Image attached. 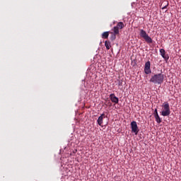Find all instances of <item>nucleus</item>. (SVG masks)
<instances>
[{
  "instance_id": "obj_9",
  "label": "nucleus",
  "mask_w": 181,
  "mask_h": 181,
  "mask_svg": "<svg viewBox=\"0 0 181 181\" xmlns=\"http://www.w3.org/2000/svg\"><path fill=\"white\" fill-rule=\"evenodd\" d=\"M105 118V114L103 113L98 119L97 122L100 127L103 125V121Z\"/></svg>"
},
{
  "instance_id": "obj_3",
  "label": "nucleus",
  "mask_w": 181,
  "mask_h": 181,
  "mask_svg": "<svg viewBox=\"0 0 181 181\" xmlns=\"http://www.w3.org/2000/svg\"><path fill=\"white\" fill-rule=\"evenodd\" d=\"M141 37H142L143 39H144L145 42H146V43H152L153 40L151 37H149V35L146 33V31H145V30L144 29H140V33H139Z\"/></svg>"
},
{
  "instance_id": "obj_4",
  "label": "nucleus",
  "mask_w": 181,
  "mask_h": 181,
  "mask_svg": "<svg viewBox=\"0 0 181 181\" xmlns=\"http://www.w3.org/2000/svg\"><path fill=\"white\" fill-rule=\"evenodd\" d=\"M131 128L132 132H134L135 135H138V133L139 132V128H138V124H136V122L133 121L131 122Z\"/></svg>"
},
{
  "instance_id": "obj_1",
  "label": "nucleus",
  "mask_w": 181,
  "mask_h": 181,
  "mask_svg": "<svg viewBox=\"0 0 181 181\" xmlns=\"http://www.w3.org/2000/svg\"><path fill=\"white\" fill-rule=\"evenodd\" d=\"M165 80V75L162 73L154 74L151 76L150 81L153 84H162Z\"/></svg>"
},
{
  "instance_id": "obj_5",
  "label": "nucleus",
  "mask_w": 181,
  "mask_h": 181,
  "mask_svg": "<svg viewBox=\"0 0 181 181\" xmlns=\"http://www.w3.org/2000/svg\"><path fill=\"white\" fill-rule=\"evenodd\" d=\"M124 23L119 22L117 25V26H115L113 28V32L116 34H119V29H124Z\"/></svg>"
},
{
  "instance_id": "obj_10",
  "label": "nucleus",
  "mask_w": 181,
  "mask_h": 181,
  "mask_svg": "<svg viewBox=\"0 0 181 181\" xmlns=\"http://www.w3.org/2000/svg\"><path fill=\"white\" fill-rule=\"evenodd\" d=\"M109 36H110V32L108 31L104 32L102 34V39H108Z\"/></svg>"
},
{
  "instance_id": "obj_7",
  "label": "nucleus",
  "mask_w": 181,
  "mask_h": 181,
  "mask_svg": "<svg viewBox=\"0 0 181 181\" xmlns=\"http://www.w3.org/2000/svg\"><path fill=\"white\" fill-rule=\"evenodd\" d=\"M144 73H146V74H151V73H152L151 70V62L149 61L145 63Z\"/></svg>"
},
{
  "instance_id": "obj_6",
  "label": "nucleus",
  "mask_w": 181,
  "mask_h": 181,
  "mask_svg": "<svg viewBox=\"0 0 181 181\" xmlns=\"http://www.w3.org/2000/svg\"><path fill=\"white\" fill-rule=\"evenodd\" d=\"M160 54L164 59L165 62L168 63V60H169V54H166V51H165V49H160Z\"/></svg>"
},
{
  "instance_id": "obj_14",
  "label": "nucleus",
  "mask_w": 181,
  "mask_h": 181,
  "mask_svg": "<svg viewBox=\"0 0 181 181\" xmlns=\"http://www.w3.org/2000/svg\"><path fill=\"white\" fill-rule=\"evenodd\" d=\"M157 115H159V114H158V109H155V110H154V117H156Z\"/></svg>"
},
{
  "instance_id": "obj_13",
  "label": "nucleus",
  "mask_w": 181,
  "mask_h": 181,
  "mask_svg": "<svg viewBox=\"0 0 181 181\" xmlns=\"http://www.w3.org/2000/svg\"><path fill=\"white\" fill-rule=\"evenodd\" d=\"M154 117L156 118V121L158 124H160V122H162V119H160V117H159V115L154 116Z\"/></svg>"
},
{
  "instance_id": "obj_15",
  "label": "nucleus",
  "mask_w": 181,
  "mask_h": 181,
  "mask_svg": "<svg viewBox=\"0 0 181 181\" xmlns=\"http://www.w3.org/2000/svg\"><path fill=\"white\" fill-rule=\"evenodd\" d=\"M168 8V5L167 6H165L162 8V9H166Z\"/></svg>"
},
{
  "instance_id": "obj_12",
  "label": "nucleus",
  "mask_w": 181,
  "mask_h": 181,
  "mask_svg": "<svg viewBox=\"0 0 181 181\" xmlns=\"http://www.w3.org/2000/svg\"><path fill=\"white\" fill-rule=\"evenodd\" d=\"M105 46L107 50H110L111 49V42L110 41H105Z\"/></svg>"
},
{
  "instance_id": "obj_8",
  "label": "nucleus",
  "mask_w": 181,
  "mask_h": 181,
  "mask_svg": "<svg viewBox=\"0 0 181 181\" xmlns=\"http://www.w3.org/2000/svg\"><path fill=\"white\" fill-rule=\"evenodd\" d=\"M110 99L112 103H114L115 104H118V103H119V99L115 96V93H111L110 95Z\"/></svg>"
},
{
  "instance_id": "obj_2",
  "label": "nucleus",
  "mask_w": 181,
  "mask_h": 181,
  "mask_svg": "<svg viewBox=\"0 0 181 181\" xmlns=\"http://www.w3.org/2000/svg\"><path fill=\"white\" fill-rule=\"evenodd\" d=\"M162 108L163 111L161 112V115H163V117H169V115H170V107L169 106V103H163Z\"/></svg>"
},
{
  "instance_id": "obj_11",
  "label": "nucleus",
  "mask_w": 181,
  "mask_h": 181,
  "mask_svg": "<svg viewBox=\"0 0 181 181\" xmlns=\"http://www.w3.org/2000/svg\"><path fill=\"white\" fill-rule=\"evenodd\" d=\"M110 33H111V35H112L110 36V40H111L112 42V41L115 40V39H117V35H119V34H116L114 31H113V33L111 32Z\"/></svg>"
}]
</instances>
